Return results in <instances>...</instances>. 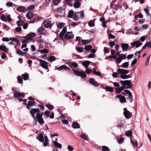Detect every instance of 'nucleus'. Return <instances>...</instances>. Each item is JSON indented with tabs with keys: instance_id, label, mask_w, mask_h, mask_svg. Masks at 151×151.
Instances as JSON below:
<instances>
[{
	"instance_id": "23",
	"label": "nucleus",
	"mask_w": 151,
	"mask_h": 151,
	"mask_svg": "<svg viewBox=\"0 0 151 151\" xmlns=\"http://www.w3.org/2000/svg\"><path fill=\"white\" fill-rule=\"evenodd\" d=\"M26 16L28 19H30L32 17L33 13L30 12H29L26 14Z\"/></svg>"
},
{
	"instance_id": "52",
	"label": "nucleus",
	"mask_w": 151,
	"mask_h": 151,
	"mask_svg": "<svg viewBox=\"0 0 151 151\" xmlns=\"http://www.w3.org/2000/svg\"><path fill=\"white\" fill-rule=\"evenodd\" d=\"M17 80L20 84H21L22 83L23 81L21 77L19 76L17 77Z\"/></svg>"
},
{
	"instance_id": "31",
	"label": "nucleus",
	"mask_w": 151,
	"mask_h": 151,
	"mask_svg": "<svg viewBox=\"0 0 151 151\" xmlns=\"http://www.w3.org/2000/svg\"><path fill=\"white\" fill-rule=\"evenodd\" d=\"M126 81L127 80L121 81H120V83L122 85V86L121 87H123V88H124L125 87H126Z\"/></svg>"
},
{
	"instance_id": "24",
	"label": "nucleus",
	"mask_w": 151,
	"mask_h": 151,
	"mask_svg": "<svg viewBox=\"0 0 151 151\" xmlns=\"http://www.w3.org/2000/svg\"><path fill=\"white\" fill-rule=\"evenodd\" d=\"M21 76L23 77V78L24 81L27 80L29 78V74L27 73L22 74Z\"/></svg>"
},
{
	"instance_id": "62",
	"label": "nucleus",
	"mask_w": 151,
	"mask_h": 151,
	"mask_svg": "<svg viewBox=\"0 0 151 151\" xmlns=\"http://www.w3.org/2000/svg\"><path fill=\"white\" fill-rule=\"evenodd\" d=\"M124 140V138L123 137H121L119 139V141H118V143L119 144H121L122 143Z\"/></svg>"
},
{
	"instance_id": "45",
	"label": "nucleus",
	"mask_w": 151,
	"mask_h": 151,
	"mask_svg": "<svg viewBox=\"0 0 151 151\" xmlns=\"http://www.w3.org/2000/svg\"><path fill=\"white\" fill-rule=\"evenodd\" d=\"M81 42L83 44L86 45L90 43V41L87 40H82Z\"/></svg>"
},
{
	"instance_id": "34",
	"label": "nucleus",
	"mask_w": 151,
	"mask_h": 151,
	"mask_svg": "<svg viewBox=\"0 0 151 151\" xmlns=\"http://www.w3.org/2000/svg\"><path fill=\"white\" fill-rule=\"evenodd\" d=\"M121 67L123 68H127L129 67V62H125L123 63Z\"/></svg>"
},
{
	"instance_id": "55",
	"label": "nucleus",
	"mask_w": 151,
	"mask_h": 151,
	"mask_svg": "<svg viewBox=\"0 0 151 151\" xmlns=\"http://www.w3.org/2000/svg\"><path fill=\"white\" fill-rule=\"evenodd\" d=\"M150 55H149L147 57V60L145 62V65H148L150 60Z\"/></svg>"
},
{
	"instance_id": "14",
	"label": "nucleus",
	"mask_w": 151,
	"mask_h": 151,
	"mask_svg": "<svg viewBox=\"0 0 151 151\" xmlns=\"http://www.w3.org/2000/svg\"><path fill=\"white\" fill-rule=\"evenodd\" d=\"M126 87L127 89H131L132 87L133 86V85L130 80H127L126 81Z\"/></svg>"
},
{
	"instance_id": "18",
	"label": "nucleus",
	"mask_w": 151,
	"mask_h": 151,
	"mask_svg": "<svg viewBox=\"0 0 151 151\" xmlns=\"http://www.w3.org/2000/svg\"><path fill=\"white\" fill-rule=\"evenodd\" d=\"M129 47V45L127 43H123L121 45V47L123 51H127Z\"/></svg>"
},
{
	"instance_id": "42",
	"label": "nucleus",
	"mask_w": 151,
	"mask_h": 151,
	"mask_svg": "<svg viewBox=\"0 0 151 151\" xmlns=\"http://www.w3.org/2000/svg\"><path fill=\"white\" fill-rule=\"evenodd\" d=\"M24 23V22L23 21L19 20H18L17 22V25L18 26H22Z\"/></svg>"
},
{
	"instance_id": "28",
	"label": "nucleus",
	"mask_w": 151,
	"mask_h": 151,
	"mask_svg": "<svg viewBox=\"0 0 151 151\" xmlns=\"http://www.w3.org/2000/svg\"><path fill=\"white\" fill-rule=\"evenodd\" d=\"M76 13L77 14H79L80 16V18L81 19H82L84 17V12L83 11L78 12L77 13Z\"/></svg>"
},
{
	"instance_id": "35",
	"label": "nucleus",
	"mask_w": 151,
	"mask_h": 151,
	"mask_svg": "<svg viewBox=\"0 0 151 151\" xmlns=\"http://www.w3.org/2000/svg\"><path fill=\"white\" fill-rule=\"evenodd\" d=\"M124 88H123V87H118L116 88V92L118 93H120L122 91H123L124 90Z\"/></svg>"
},
{
	"instance_id": "10",
	"label": "nucleus",
	"mask_w": 151,
	"mask_h": 151,
	"mask_svg": "<svg viewBox=\"0 0 151 151\" xmlns=\"http://www.w3.org/2000/svg\"><path fill=\"white\" fill-rule=\"evenodd\" d=\"M74 37V35L72 34V32H68L64 36L65 39H70Z\"/></svg>"
},
{
	"instance_id": "1",
	"label": "nucleus",
	"mask_w": 151,
	"mask_h": 151,
	"mask_svg": "<svg viewBox=\"0 0 151 151\" xmlns=\"http://www.w3.org/2000/svg\"><path fill=\"white\" fill-rule=\"evenodd\" d=\"M68 17L70 18H72L75 21H77L79 19L78 15H77L76 12H74L72 10L69 11L68 13Z\"/></svg>"
},
{
	"instance_id": "3",
	"label": "nucleus",
	"mask_w": 151,
	"mask_h": 151,
	"mask_svg": "<svg viewBox=\"0 0 151 151\" xmlns=\"http://www.w3.org/2000/svg\"><path fill=\"white\" fill-rule=\"evenodd\" d=\"M38 60L40 62V66L43 68L46 69H47V71L48 72L49 71L47 65L48 63L42 59H39Z\"/></svg>"
},
{
	"instance_id": "40",
	"label": "nucleus",
	"mask_w": 151,
	"mask_h": 151,
	"mask_svg": "<svg viewBox=\"0 0 151 151\" xmlns=\"http://www.w3.org/2000/svg\"><path fill=\"white\" fill-rule=\"evenodd\" d=\"M132 132L131 130H129L127 132L125 135L127 136L131 137L132 135Z\"/></svg>"
},
{
	"instance_id": "30",
	"label": "nucleus",
	"mask_w": 151,
	"mask_h": 151,
	"mask_svg": "<svg viewBox=\"0 0 151 151\" xmlns=\"http://www.w3.org/2000/svg\"><path fill=\"white\" fill-rule=\"evenodd\" d=\"M80 137L82 139H84L85 140L88 141V137L87 135L85 134H81Z\"/></svg>"
},
{
	"instance_id": "37",
	"label": "nucleus",
	"mask_w": 151,
	"mask_h": 151,
	"mask_svg": "<svg viewBox=\"0 0 151 151\" xmlns=\"http://www.w3.org/2000/svg\"><path fill=\"white\" fill-rule=\"evenodd\" d=\"M92 46L91 45H86L84 49H85L86 51H90V50L92 48Z\"/></svg>"
},
{
	"instance_id": "16",
	"label": "nucleus",
	"mask_w": 151,
	"mask_h": 151,
	"mask_svg": "<svg viewBox=\"0 0 151 151\" xmlns=\"http://www.w3.org/2000/svg\"><path fill=\"white\" fill-rule=\"evenodd\" d=\"M59 71L62 70H70V68L68 67L67 66L65 65H62L59 67L57 69Z\"/></svg>"
},
{
	"instance_id": "26",
	"label": "nucleus",
	"mask_w": 151,
	"mask_h": 151,
	"mask_svg": "<svg viewBox=\"0 0 151 151\" xmlns=\"http://www.w3.org/2000/svg\"><path fill=\"white\" fill-rule=\"evenodd\" d=\"M36 108H32L30 110V114L33 117H35L34 115L36 113Z\"/></svg>"
},
{
	"instance_id": "64",
	"label": "nucleus",
	"mask_w": 151,
	"mask_h": 151,
	"mask_svg": "<svg viewBox=\"0 0 151 151\" xmlns=\"http://www.w3.org/2000/svg\"><path fill=\"white\" fill-rule=\"evenodd\" d=\"M147 47L151 48V42L150 41L147 42L146 43Z\"/></svg>"
},
{
	"instance_id": "50",
	"label": "nucleus",
	"mask_w": 151,
	"mask_h": 151,
	"mask_svg": "<svg viewBox=\"0 0 151 151\" xmlns=\"http://www.w3.org/2000/svg\"><path fill=\"white\" fill-rule=\"evenodd\" d=\"M64 24V23H60L58 25L57 27L59 29H61Z\"/></svg>"
},
{
	"instance_id": "29",
	"label": "nucleus",
	"mask_w": 151,
	"mask_h": 151,
	"mask_svg": "<svg viewBox=\"0 0 151 151\" xmlns=\"http://www.w3.org/2000/svg\"><path fill=\"white\" fill-rule=\"evenodd\" d=\"M0 50L6 52L9 50L8 49L6 48V47L4 45L3 46L0 45Z\"/></svg>"
},
{
	"instance_id": "63",
	"label": "nucleus",
	"mask_w": 151,
	"mask_h": 151,
	"mask_svg": "<svg viewBox=\"0 0 151 151\" xmlns=\"http://www.w3.org/2000/svg\"><path fill=\"white\" fill-rule=\"evenodd\" d=\"M50 114V112L48 111H46L44 112V114L47 117H49Z\"/></svg>"
},
{
	"instance_id": "60",
	"label": "nucleus",
	"mask_w": 151,
	"mask_h": 151,
	"mask_svg": "<svg viewBox=\"0 0 151 151\" xmlns=\"http://www.w3.org/2000/svg\"><path fill=\"white\" fill-rule=\"evenodd\" d=\"M104 52L105 54L108 53L109 52V50L107 47H106L104 48Z\"/></svg>"
},
{
	"instance_id": "57",
	"label": "nucleus",
	"mask_w": 151,
	"mask_h": 151,
	"mask_svg": "<svg viewBox=\"0 0 151 151\" xmlns=\"http://www.w3.org/2000/svg\"><path fill=\"white\" fill-rule=\"evenodd\" d=\"M15 30L17 32H19L22 31V28L20 27H18L15 28Z\"/></svg>"
},
{
	"instance_id": "8",
	"label": "nucleus",
	"mask_w": 151,
	"mask_h": 151,
	"mask_svg": "<svg viewBox=\"0 0 151 151\" xmlns=\"http://www.w3.org/2000/svg\"><path fill=\"white\" fill-rule=\"evenodd\" d=\"M89 82L90 83L95 87H96L99 86V84L93 78H90Z\"/></svg>"
},
{
	"instance_id": "39",
	"label": "nucleus",
	"mask_w": 151,
	"mask_h": 151,
	"mask_svg": "<svg viewBox=\"0 0 151 151\" xmlns=\"http://www.w3.org/2000/svg\"><path fill=\"white\" fill-rule=\"evenodd\" d=\"M88 25L90 27H94L95 26L94 22L92 20L88 22Z\"/></svg>"
},
{
	"instance_id": "43",
	"label": "nucleus",
	"mask_w": 151,
	"mask_h": 151,
	"mask_svg": "<svg viewBox=\"0 0 151 151\" xmlns=\"http://www.w3.org/2000/svg\"><path fill=\"white\" fill-rule=\"evenodd\" d=\"M38 121V122L41 125H42L44 123V121L42 118H41L40 119H37Z\"/></svg>"
},
{
	"instance_id": "27",
	"label": "nucleus",
	"mask_w": 151,
	"mask_h": 151,
	"mask_svg": "<svg viewBox=\"0 0 151 151\" xmlns=\"http://www.w3.org/2000/svg\"><path fill=\"white\" fill-rule=\"evenodd\" d=\"M54 145L58 148L61 149L62 148V145L61 144L58 143L57 142L54 141L53 142Z\"/></svg>"
},
{
	"instance_id": "9",
	"label": "nucleus",
	"mask_w": 151,
	"mask_h": 151,
	"mask_svg": "<svg viewBox=\"0 0 151 151\" xmlns=\"http://www.w3.org/2000/svg\"><path fill=\"white\" fill-rule=\"evenodd\" d=\"M118 73L121 75L127 74L129 72V71L126 69L122 68H118L117 70Z\"/></svg>"
},
{
	"instance_id": "19",
	"label": "nucleus",
	"mask_w": 151,
	"mask_h": 151,
	"mask_svg": "<svg viewBox=\"0 0 151 151\" xmlns=\"http://www.w3.org/2000/svg\"><path fill=\"white\" fill-rule=\"evenodd\" d=\"M17 10L18 12H24L26 11V9L24 7H23L22 6H19L17 8Z\"/></svg>"
},
{
	"instance_id": "56",
	"label": "nucleus",
	"mask_w": 151,
	"mask_h": 151,
	"mask_svg": "<svg viewBox=\"0 0 151 151\" xmlns=\"http://www.w3.org/2000/svg\"><path fill=\"white\" fill-rule=\"evenodd\" d=\"M119 57L122 59V60L123 59H126V55L125 54H122L120 55V56Z\"/></svg>"
},
{
	"instance_id": "25",
	"label": "nucleus",
	"mask_w": 151,
	"mask_h": 151,
	"mask_svg": "<svg viewBox=\"0 0 151 151\" xmlns=\"http://www.w3.org/2000/svg\"><path fill=\"white\" fill-rule=\"evenodd\" d=\"M81 5L80 2H75L73 4V6L75 9L79 8Z\"/></svg>"
},
{
	"instance_id": "33",
	"label": "nucleus",
	"mask_w": 151,
	"mask_h": 151,
	"mask_svg": "<svg viewBox=\"0 0 151 151\" xmlns=\"http://www.w3.org/2000/svg\"><path fill=\"white\" fill-rule=\"evenodd\" d=\"M126 74L121 75L120 76V78L123 79H127L129 78L130 76L128 75H126Z\"/></svg>"
},
{
	"instance_id": "21",
	"label": "nucleus",
	"mask_w": 151,
	"mask_h": 151,
	"mask_svg": "<svg viewBox=\"0 0 151 151\" xmlns=\"http://www.w3.org/2000/svg\"><path fill=\"white\" fill-rule=\"evenodd\" d=\"M72 127L73 128L75 129H78L80 128V125L76 122H73L72 125Z\"/></svg>"
},
{
	"instance_id": "41",
	"label": "nucleus",
	"mask_w": 151,
	"mask_h": 151,
	"mask_svg": "<svg viewBox=\"0 0 151 151\" xmlns=\"http://www.w3.org/2000/svg\"><path fill=\"white\" fill-rule=\"evenodd\" d=\"M46 107L50 110H52L54 109V106L50 104H47L46 105Z\"/></svg>"
},
{
	"instance_id": "17",
	"label": "nucleus",
	"mask_w": 151,
	"mask_h": 151,
	"mask_svg": "<svg viewBox=\"0 0 151 151\" xmlns=\"http://www.w3.org/2000/svg\"><path fill=\"white\" fill-rule=\"evenodd\" d=\"M36 138L41 142H42L44 140V137L42 134H40L37 136Z\"/></svg>"
},
{
	"instance_id": "15",
	"label": "nucleus",
	"mask_w": 151,
	"mask_h": 151,
	"mask_svg": "<svg viewBox=\"0 0 151 151\" xmlns=\"http://www.w3.org/2000/svg\"><path fill=\"white\" fill-rule=\"evenodd\" d=\"M37 31L40 35H43L45 32V29L43 27H40L38 29Z\"/></svg>"
},
{
	"instance_id": "46",
	"label": "nucleus",
	"mask_w": 151,
	"mask_h": 151,
	"mask_svg": "<svg viewBox=\"0 0 151 151\" xmlns=\"http://www.w3.org/2000/svg\"><path fill=\"white\" fill-rule=\"evenodd\" d=\"M109 149L107 146H103L102 147V151H109Z\"/></svg>"
},
{
	"instance_id": "61",
	"label": "nucleus",
	"mask_w": 151,
	"mask_h": 151,
	"mask_svg": "<svg viewBox=\"0 0 151 151\" xmlns=\"http://www.w3.org/2000/svg\"><path fill=\"white\" fill-rule=\"evenodd\" d=\"M93 73L95 75L98 76H100L101 75L99 71H97L93 72Z\"/></svg>"
},
{
	"instance_id": "12",
	"label": "nucleus",
	"mask_w": 151,
	"mask_h": 151,
	"mask_svg": "<svg viewBox=\"0 0 151 151\" xmlns=\"http://www.w3.org/2000/svg\"><path fill=\"white\" fill-rule=\"evenodd\" d=\"M116 98H119L120 102L121 103L127 102L125 97L124 96H122L121 95H118L116 96Z\"/></svg>"
},
{
	"instance_id": "4",
	"label": "nucleus",
	"mask_w": 151,
	"mask_h": 151,
	"mask_svg": "<svg viewBox=\"0 0 151 151\" xmlns=\"http://www.w3.org/2000/svg\"><path fill=\"white\" fill-rule=\"evenodd\" d=\"M123 110L124 111L123 114L126 118L129 119L132 117V115L131 113L127 110L126 108H124Z\"/></svg>"
},
{
	"instance_id": "22",
	"label": "nucleus",
	"mask_w": 151,
	"mask_h": 151,
	"mask_svg": "<svg viewBox=\"0 0 151 151\" xmlns=\"http://www.w3.org/2000/svg\"><path fill=\"white\" fill-rule=\"evenodd\" d=\"M91 63V62L88 60L85 61L82 63V65L86 68H88V65Z\"/></svg>"
},
{
	"instance_id": "58",
	"label": "nucleus",
	"mask_w": 151,
	"mask_h": 151,
	"mask_svg": "<svg viewBox=\"0 0 151 151\" xmlns=\"http://www.w3.org/2000/svg\"><path fill=\"white\" fill-rule=\"evenodd\" d=\"M71 65L75 68L78 67V65L76 62H73L71 63Z\"/></svg>"
},
{
	"instance_id": "13",
	"label": "nucleus",
	"mask_w": 151,
	"mask_h": 151,
	"mask_svg": "<svg viewBox=\"0 0 151 151\" xmlns=\"http://www.w3.org/2000/svg\"><path fill=\"white\" fill-rule=\"evenodd\" d=\"M35 102L34 101H28V103L27 104V109L28 110L31 109L30 107L35 106Z\"/></svg>"
},
{
	"instance_id": "51",
	"label": "nucleus",
	"mask_w": 151,
	"mask_h": 151,
	"mask_svg": "<svg viewBox=\"0 0 151 151\" xmlns=\"http://www.w3.org/2000/svg\"><path fill=\"white\" fill-rule=\"evenodd\" d=\"M118 72H113L112 74V76L115 78H117L119 77L118 76Z\"/></svg>"
},
{
	"instance_id": "36",
	"label": "nucleus",
	"mask_w": 151,
	"mask_h": 151,
	"mask_svg": "<svg viewBox=\"0 0 151 151\" xmlns=\"http://www.w3.org/2000/svg\"><path fill=\"white\" fill-rule=\"evenodd\" d=\"M48 60L49 61L52 62L55 60L56 58L53 56H50L49 57Z\"/></svg>"
},
{
	"instance_id": "38",
	"label": "nucleus",
	"mask_w": 151,
	"mask_h": 151,
	"mask_svg": "<svg viewBox=\"0 0 151 151\" xmlns=\"http://www.w3.org/2000/svg\"><path fill=\"white\" fill-rule=\"evenodd\" d=\"M38 52H40L41 53H47L49 52L48 50L45 49H44L42 50H39Z\"/></svg>"
},
{
	"instance_id": "49",
	"label": "nucleus",
	"mask_w": 151,
	"mask_h": 151,
	"mask_svg": "<svg viewBox=\"0 0 151 151\" xmlns=\"http://www.w3.org/2000/svg\"><path fill=\"white\" fill-rule=\"evenodd\" d=\"M61 0H52V3L55 5H57L59 3Z\"/></svg>"
},
{
	"instance_id": "32",
	"label": "nucleus",
	"mask_w": 151,
	"mask_h": 151,
	"mask_svg": "<svg viewBox=\"0 0 151 151\" xmlns=\"http://www.w3.org/2000/svg\"><path fill=\"white\" fill-rule=\"evenodd\" d=\"M105 89L107 91L110 92H113L114 91V89L113 88L109 86H106L105 88Z\"/></svg>"
},
{
	"instance_id": "59",
	"label": "nucleus",
	"mask_w": 151,
	"mask_h": 151,
	"mask_svg": "<svg viewBox=\"0 0 151 151\" xmlns=\"http://www.w3.org/2000/svg\"><path fill=\"white\" fill-rule=\"evenodd\" d=\"M67 149L69 151H72L73 150V147L70 145L68 146Z\"/></svg>"
},
{
	"instance_id": "6",
	"label": "nucleus",
	"mask_w": 151,
	"mask_h": 151,
	"mask_svg": "<svg viewBox=\"0 0 151 151\" xmlns=\"http://www.w3.org/2000/svg\"><path fill=\"white\" fill-rule=\"evenodd\" d=\"M130 44L132 45L130 48H133L134 46H135L136 48H137L141 46L142 45V42H140L139 41L137 40L131 43Z\"/></svg>"
},
{
	"instance_id": "53",
	"label": "nucleus",
	"mask_w": 151,
	"mask_h": 151,
	"mask_svg": "<svg viewBox=\"0 0 151 151\" xmlns=\"http://www.w3.org/2000/svg\"><path fill=\"white\" fill-rule=\"evenodd\" d=\"M35 8V6L34 5H31L29 6H28L27 8V9L28 11H30L31 10L34 9Z\"/></svg>"
},
{
	"instance_id": "5",
	"label": "nucleus",
	"mask_w": 151,
	"mask_h": 151,
	"mask_svg": "<svg viewBox=\"0 0 151 151\" xmlns=\"http://www.w3.org/2000/svg\"><path fill=\"white\" fill-rule=\"evenodd\" d=\"M35 36V34L33 32H31L29 33L24 37V38L28 40H29L30 42L33 41L32 39V38Z\"/></svg>"
},
{
	"instance_id": "7",
	"label": "nucleus",
	"mask_w": 151,
	"mask_h": 151,
	"mask_svg": "<svg viewBox=\"0 0 151 151\" xmlns=\"http://www.w3.org/2000/svg\"><path fill=\"white\" fill-rule=\"evenodd\" d=\"M53 24H51V22L48 20H47L44 22V27L46 28H51L53 26Z\"/></svg>"
},
{
	"instance_id": "20",
	"label": "nucleus",
	"mask_w": 151,
	"mask_h": 151,
	"mask_svg": "<svg viewBox=\"0 0 151 151\" xmlns=\"http://www.w3.org/2000/svg\"><path fill=\"white\" fill-rule=\"evenodd\" d=\"M130 142L132 145L134 147H137L138 145L137 141L134 139L130 138Z\"/></svg>"
},
{
	"instance_id": "47",
	"label": "nucleus",
	"mask_w": 151,
	"mask_h": 151,
	"mask_svg": "<svg viewBox=\"0 0 151 151\" xmlns=\"http://www.w3.org/2000/svg\"><path fill=\"white\" fill-rule=\"evenodd\" d=\"M77 51L78 52H81L83 51V49L81 47H78L76 48Z\"/></svg>"
},
{
	"instance_id": "48",
	"label": "nucleus",
	"mask_w": 151,
	"mask_h": 151,
	"mask_svg": "<svg viewBox=\"0 0 151 151\" xmlns=\"http://www.w3.org/2000/svg\"><path fill=\"white\" fill-rule=\"evenodd\" d=\"M43 114L42 113H37V116H36V118L38 119H40L42 118Z\"/></svg>"
},
{
	"instance_id": "44",
	"label": "nucleus",
	"mask_w": 151,
	"mask_h": 151,
	"mask_svg": "<svg viewBox=\"0 0 151 151\" xmlns=\"http://www.w3.org/2000/svg\"><path fill=\"white\" fill-rule=\"evenodd\" d=\"M0 18L1 20L2 21L5 22H6V17L5 15H2L0 16Z\"/></svg>"
},
{
	"instance_id": "2",
	"label": "nucleus",
	"mask_w": 151,
	"mask_h": 151,
	"mask_svg": "<svg viewBox=\"0 0 151 151\" xmlns=\"http://www.w3.org/2000/svg\"><path fill=\"white\" fill-rule=\"evenodd\" d=\"M73 71L74 74L77 76H81L82 78H84L86 77V75L85 73L83 71L81 72L77 70L73 69Z\"/></svg>"
},
{
	"instance_id": "54",
	"label": "nucleus",
	"mask_w": 151,
	"mask_h": 151,
	"mask_svg": "<svg viewBox=\"0 0 151 151\" xmlns=\"http://www.w3.org/2000/svg\"><path fill=\"white\" fill-rule=\"evenodd\" d=\"M140 51H137L136 52L135 55V57H136V58H139L140 57Z\"/></svg>"
},
{
	"instance_id": "11",
	"label": "nucleus",
	"mask_w": 151,
	"mask_h": 151,
	"mask_svg": "<svg viewBox=\"0 0 151 151\" xmlns=\"http://www.w3.org/2000/svg\"><path fill=\"white\" fill-rule=\"evenodd\" d=\"M14 97L15 98H19L20 97L24 98V95L20 92L14 91L13 93Z\"/></svg>"
}]
</instances>
